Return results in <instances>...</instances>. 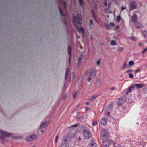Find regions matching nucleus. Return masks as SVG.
<instances>
[{"mask_svg":"<svg viewBox=\"0 0 147 147\" xmlns=\"http://www.w3.org/2000/svg\"><path fill=\"white\" fill-rule=\"evenodd\" d=\"M119 26H118L117 27H116V29L115 30H116L117 29H118L119 28Z\"/></svg>","mask_w":147,"mask_h":147,"instance_id":"50","label":"nucleus"},{"mask_svg":"<svg viewBox=\"0 0 147 147\" xmlns=\"http://www.w3.org/2000/svg\"><path fill=\"white\" fill-rule=\"evenodd\" d=\"M146 51L147 50V48L144 49Z\"/></svg>","mask_w":147,"mask_h":147,"instance_id":"57","label":"nucleus"},{"mask_svg":"<svg viewBox=\"0 0 147 147\" xmlns=\"http://www.w3.org/2000/svg\"><path fill=\"white\" fill-rule=\"evenodd\" d=\"M37 138V136L35 134H32L28 136L26 138V140L27 142H30L32 141Z\"/></svg>","mask_w":147,"mask_h":147,"instance_id":"3","label":"nucleus"},{"mask_svg":"<svg viewBox=\"0 0 147 147\" xmlns=\"http://www.w3.org/2000/svg\"><path fill=\"white\" fill-rule=\"evenodd\" d=\"M88 73L89 72H88V71H86L85 72V74L86 75H87L88 74Z\"/></svg>","mask_w":147,"mask_h":147,"instance_id":"45","label":"nucleus"},{"mask_svg":"<svg viewBox=\"0 0 147 147\" xmlns=\"http://www.w3.org/2000/svg\"><path fill=\"white\" fill-rule=\"evenodd\" d=\"M72 19L73 22L74 23V25L76 26V24L77 22H78V23L80 25H81L82 23L80 22V21H81L82 20V17L80 16L77 14V17L75 16H73Z\"/></svg>","mask_w":147,"mask_h":147,"instance_id":"1","label":"nucleus"},{"mask_svg":"<svg viewBox=\"0 0 147 147\" xmlns=\"http://www.w3.org/2000/svg\"><path fill=\"white\" fill-rule=\"evenodd\" d=\"M86 104L87 105H89L90 103H89V102H86Z\"/></svg>","mask_w":147,"mask_h":147,"instance_id":"52","label":"nucleus"},{"mask_svg":"<svg viewBox=\"0 0 147 147\" xmlns=\"http://www.w3.org/2000/svg\"><path fill=\"white\" fill-rule=\"evenodd\" d=\"M76 29L78 31L79 33H82V34L84 35V28L82 27L79 28L78 26H76Z\"/></svg>","mask_w":147,"mask_h":147,"instance_id":"5","label":"nucleus"},{"mask_svg":"<svg viewBox=\"0 0 147 147\" xmlns=\"http://www.w3.org/2000/svg\"><path fill=\"white\" fill-rule=\"evenodd\" d=\"M64 4H65L64 6L65 7V2H64Z\"/></svg>","mask_w":147,"mask_h":147,"instance_id":"61","label":"nucleus"},{"mask_svg":"<svg viewBox=\"0 0 147 147\" xmlns=\"http://www.w3.org/2000/svg\"><path fill=\"white\" fill-rule=\"evenodd\" d=\"M105 26L108 29H109L110 28V27L109 25H106L105 24Z\"/></svg>","mask_w":147,"mask_h":147,"instance_id":"37","label":"nucleus"},{"mask_svg":"<svg viewBox=\"0 0 147 147\" xmlns=\"http://www.w3.org/2000/svg\"><path fill=\"white\" fill-rule=\"evenodd\" d=\"M96 71L95 70H92L90 73V76L92 77H94L96 75Z\"/></svg>","mask_w":147,"mask_h":147,"instance_id":"9","label":"nucleus"},{"mask_svg":"<svg viewBox=\"0 0 147 147\" xmlns=\"http://www.w3.org/2000/svg\"><path fill=\"white\" fill-rule=\"evenodd\" d=\"M98 124V122L97 121H94L92 123V125L93 126L96 125Z\"/></svg>","mask_w":147,"mask_h":147,"instance_id":"23","label":"nucleus"},{"mask_svg":"<svg viewBox=\"0 0 147 147\" xmlns=\"http://www.w3.org/2000/svg\"><path fill=\"white\" fill-rule=\"evenodd\" d=\"M125 9V8L124 7H123V6H122V8H121V11H123V10H124Z\"/></svg>","mask_w":147,"mask_h":147,"instance_id":"46","label":"nucleus"},{"mask_svg":"<svg viewBox=\"0 0 147 147\" xmlns=\"http://www.w3.org/2000/svg\"><path fill=\"white\" fill-rule=\"evenodd\" d=\"M134 86H131L130 87L128 90H127L126 94H127L129 92H131L132 91V90H133L134 89Z\"/></svg>","mask_w":147,"mask_h":147,"instance_id":"16","label":"nucleus"},{"mask_svg":"<svg viewBox=\"0 0 147 147\" xmlns=\"http://www.w3.org/2000/svg\"><path fill=\"white\" fill-rule=\"evenodd\" d=\"M68 53L70 55V57L69 59V63L70 64V60L71 58V49L70 48V46H69L68 48Z\"/></svg>","mask_w":147,"mask_h":147,"instance_id":"17","label":"nucleus"},{"mask_svg":"<svg viewBox=\"0 0 147 147\" xmlns=\"http://www.w3.org/2000/svg\"><path fill=\"white\" fill-rule=\"evenodd\" d=\"M1 136H0V139H3L4 137H6L7 132L6 131H1Z\"/></svg>","mask_w":147,"mask_h":147,"instance_id":"8","label":"nucleus"},{"mask_svg":"<svg viewBox=\"0 0 147 147\" xmlns=\"http://www.w3.org/2000/svg\"><path fill=\"white\" fill-rule=\"evenodd\" d=\"M91 78L92 77H91L90 76L88 79V81L89 82H90V81L91 80Z\"/></svg>","mask_w":147,"mask_h":147,"instance_id":"38","label":"nucleus"},{"mask_svg":"<svg viewBox=\"0 0 147 147\" xmlns=\"http://www.w3.org/2000/svg\"><path fill=\"white\" fill-rule=\"evenodd\" d=\"M64 141L65 142H67V140L66 139H65L64 140Z\"/></svg>","mask_w":147,"mask_h":147,"instance_id":"54","label":"nucleus"},{"mask_svg":"<svg viewBox=\"0 0 147 147\" xmlns=\"http://www.w3.org/2000/svg\"><path fill=\"white\" fill-rule=\"evenodd\" d=\"M137 19V16L136 14H134L132 18V21L133 22H137L136 20Z\"/></svg>","mask_w":147,"mask_h":147,"instance_id":"11","label":"nucleus"},{"mask_svg":"<svg viewBox=\"0 0 147 147\" xmlns=\"http://www.w3.org/2000/svg\"><path fill=\"white\" fill-rule=\"evenodd\" d=\"M110 6V3H109V7Z\"/></svg>","mask_w":147,"mask_h":147,"instance_id":"58","label":"nucleus"},{"mask_svg":"<svg viewBox=\"0 0 147 147\" xmlns=\"http://www.w3.org/2000/svg\"><path fill=\"white\" fill-rule=\"evenodd\" d=\"M139 45H141L140 44H139Z\"/></svg>","mask_w":147,"mask_h":147,"instance_id":"64","label":"nucleus"},{"mask_svg":"<svg viewBox=\"0 0 147 147\" xmlns=\"http://www.w3.org/2000/svg\"><path fill=\"white\" fill-rule=\"evenodd\" d=\"M48 124L47 122H45L43 123L40 126L39 129L43 128L47 126Z\"/></svg>","mask_w":147,"mask_h":147,"instance_id":"10","label":"nucleus"},{"mask_svg":"<svg viewBox=\"0 0 147 147\" xmlns=\"http://www.w3.org/2000/svg\"><path fill=\"white\" fill-rule=\"evenodd\" d=\"M77 119L78 121H81L83 119V117L81 116H78L77 117Z\"/></svg>","mask_w":147,"mask_h":147,"instance_id":"19","label":"nucleus"},{"mask_svg":"<svg viewBox=\"0 0 147 147\" xmlns=\"http://www.w3.org/2000/svg\"><path fill=\"white\" fill-rule=\"evenodd\" d=\"M13 134L11 133H9L7 132L6 137H12V138L13 139H21L22 138V136H20L18 137H12Z\"/></svg>","mask_w":147,"mask_h":147,"instance_id":"4","label":"nucleus"},{"mask_svg":"<svg viewBox=\"0 0 147 147\" xmlns=\"http://www.w3.org/2000/svg\"><path fill=\"white\" fill-rule=\"evenodd\" d=\"M129 75L130 78H132L134 77V76L132 74H129Z\"/></svg>","mask_w":147,"mask_h":147,"instance_id":"28","label":"nucleus"},{"mask_svg":"<svg viewBox=\"0 0 147 147\" xmlns=\"http://www.w3.org/2000/svg\"><path fill=\"white\" fill-rule=\"evenodd\" d=\"M109 114H110V113L109 112H108V114H107V115L108 117H109Z\"/></svg>","mask_w":147,"mask_h":147,"instance_id":"53","label":"nucleus"},{"mask_svg":"<svg viewBox=\"0 0 147 147\" xmlns=\"http://www.w3.org/2000/svg\"><path fill=\"white\" fill-rule=\"evenodd\" d=\"M58 136H57L55 138V143H56L57 142V140L58 139Z\"/></svg>","mask_w":147,"mask_h":147,"instance_id":"34","label":"nucleus"},{"mask_svg":"<svg viewBox=\"0 0 147 147\" xmlns=\"http://www.w3.org/2000/svg\"><path fill=\"white\" fill-rule=\"evenodd\" d=\"M117 0H112V1H116Z\"/></svg>","mask_w":147,"mask_h":147,"instance_id":"56","label":"nucleus"},{"mask_svg":"<svg viewBox=\"0 0 147 147\" xmlns=\"http://www.w3.org/2000/svg\"><path fill=\"white\" fill-rule=\"evenodd\" d=\"M123 101L122 99L119 100L118 102V105L119 106L121 105V104L123 103Z\"/></svg>","mask_w":147,"mask_h":147,"instance_id":"18","label":"nucleus"},{"mask_svg":"<svg viewBox=\"0 0 147 147\" xmlns=\"http://www.w3.org/2000/svg\"><path fill=\"white\" fill-rule=\"evenodd\" d=\"M80 3L81 4H82V3H83V0H80Z\"/></svg>","mask_w":147,"mask_h":147,"instance_id":"44","label":"nucleus"},{"mask_svg":"<svg viewBox=\"0 0 147 147\" xmlns=\"http://www.w3.org/2000/svg\"><path fill=\"white\" fill-rule=\"evenodd\" d=\"M90 25H92L93 23V21L92 20H90Z\"/></svg>","mask_w":147,"mask_h":147,"instance_id":"35","label":"nucleus"},{"mask_svg":"<svg viewBox=\"0 0 147 147\" xmlns=\"http://www.w3.org/2000/svg\"><path fill=\"white\" fill-rule=\"evenodd\" d=\"M104 5L105 6H107V3L106 2H105L104 3Z\"/></svg>","mask_w":147,"mask_h":147,"instance_id":"40","label":"nucleus"},{"mask_svg":"<svg viewBox=\"0 0 147 147\" xmlns=\"http://www.w3.org/2000/svg\"><path fill=\"white\" fill-rule=\"evenodd\" d=\"M135 86H136L137 89H139L143 87L144 86L143 85L139 84H136Z\"/></svg>","mask_w":147,"mask_h":147,"instance_id":"15","label":"nucleus"},{"mask_svg":"<svg viewBox=\"0 0 147 147\" xmlns=\"http://www.w3.org/2000/svg\"><path fill=\"white\" fill-rule=\"evenodd\" d=\"M127 65V62H125L124 64H123V68H124L126 67V65Z\"/></svg>","mask_w":147,"mask_h":147,"instance_id":"32","label":"nucleus"},{"mask_svg":"<svg viewBox=\"0 0 147 147\" xmlns=\"http://www.w3.org/2000/svg\"><path fill=\"white\" fill-rule=\"evenodd\" d=\"M65 80L67 79V75H65Z\"/></svg>","mask_w":147,"mask_h":147,"instance_id":"51","label":"nucleus"},{"mask_svg":"<svg viewBox=\"0 0 147 147\" xmlns=\"http://www.w3.org/2000/svg\"><path fill=\"white\" fill-rule=\"evenodd\" d=\"M110 24L111 26H113L114 25V24L113 23H110Z\"/></svg>","mask_w":147,"mask_h":147,"instance_id":"41","label":"nucleus"},{"mask_svg":"<svg viewBox=\"0 0 147 147\" xmlns=\"http://www.w3.org/2000/svg\"><path fill=\"white\" fill-rule=\"evenodd\" d=\"M107 136L106 135L103 134V136L102 139L103 145L104 147H108L109 145V143L107 140H105V139L107 138Z\"/></svg>","mask_w":147,"mask_h":147,"instance_id":"2","label":"nucleus"},{"mask_svg":"<svg viewBox=\"0 0 147 147\" xmlns=\"http://www.w3.org/2000/svg\"><path fill=\"white\" fill-rule=\"evenodd\" d=\"M135 26L137 28H140L142 27V25L139 22H136L135 24Z\"/></svg>","mask_w":147,"mask_h":147,"instance_id":"13","label":"nucleus"},{"mask_svg":"<svg viewBox=\"0 0 147 147\" xmlns=\"http://www.w3.org/2000/svg\"><path fill=\"white\" fill-rule=\"evenodd\" d=\"M134 62L133 61H130L129 63V65L131 66L134 64Z\"/></svg>","mask_w":147,"mask_h":147,"instance_id":"24","label":"nucleus"},{"mask_svg":"<svg viewBox=\"0 0 147 147\" xmlns=\"http://www.w3.org/2000/svg\"><path fill=\"white\" fill-rule=\"evenodd\" d=\"M82 57H80L78 58V63H77V66L79 67L82 61Z\"/></svg>","mask_w":147,"mask_h":147,"instance_id":"12","label":"nucleus"},{"mask_svg":"<svg viewBox=\"0 0 147 147\" xmlns=\"http://www.w3.org/2000/svg\"><path fill=\"white\" fill-rule=\"evenodd\" d=\"M89 110V108L88 107H86L85 109L86 111H88Z\"/></svg>","mask_w":147,"mask_h":147,"instance_id":"49","label":"nucleus"},{"mask_svg":"<svg viewBox=\"0 0 147 147\" xmlns=\"http://www.w3.org/2000/svg\"><path fill=\"white\" fill-rule=\"evenodd\" d=\"M65 97H66V96H65V97H64V98H63V100H64L65 99Z\"/></svg>","mask_w":147,"mask_h":147,"instance_id":"60","label":"nucleus"},{"mask_svg":"<svg viewBox=\"0 0 147 147\" xmlns=\"http://www.w3.org/2000/svg\"><path fill=\"white\" fill-rule=\"evenodd\" d=\"M59 10L60 12V14L61 15H62L63 16H65L64 14V13L62 11V10H61V8L59 7Z\"/></svg>","mask_w":147,"mask_h":147,"instance_id":"22","label":"nucleus"},{"mask_svg":"<svg viewBox=\"0 0 147 147\" xmlns=\"http://www.w3.org/2000/svg\"><path fill=\"white\" fill-rule=\"evenodd\" d=\"M93 144H89L88 146V147H92V146H93Z\"/></svg>","mask_w":147,"mask_h":147,"instance_id":"33","label":"nucleus"},{"mask_svg":"<svg viewBox=\"0 0 147 147\" xmlns=\"http://www.w3.org/2000/svg\"><path fill=\"white\" fill-rule=\"evenodd\" d=\"M131 8V9H135L136 7V6L134 2L132 3L130 5Z\"/></svg>","mask_w":147,"mask_h":147,"instance_id":"14","label":"nucleus"},{"mask_svg":"<svg viewBox=\"0 0 147 147\" xmlns=\"http://www.w3.org/2000/svg\"><path fill=\"white\" fill-rule=\"evenodd\" d=\"M41 132L42 133H43V131H42V130L41 131Z\"/></svg>","mask_w":147,"mask_h":147,"instance_id":"62","label":"nucleus"},{"mask_svg":"<svg viewBox=\"0 0 147 147\" xmlns=\"http://www.w3.org/2000/svg\"><path fill=\"white\" fill-rule=\"evenodd\" d=\"M105 12L106 13H111V12L108 9L106 8L105 9Z\"/></svg>","mask_w":147,"mask_h":147,"instance_id":"20","label":"nucleus"},{"mask_svg":"<svg viewBox=\"0 0 147 147\" xmlns=\"http://www.w3.org/2000/svg\"><path fill=\"white\" fill-rule=\"evenodd\" d=\"M60 147H69V146L67 144H61Z\"/></svg>","mask_w":147,"mask_h":147,"instance_id":"21","label":"nucleus"},{"mask_svg":"<svg viewBox=\"0 0 147 147\" xmlns=\"http://www.w3.org/2000/svg\"><path fill=\"white\" fill-rule=\"evenodd\" d=\"M77 124H75L74 125L72 126H71V127H76L77 126Z\"/></svg>","mask_w":147,"mask_h":147,"instance_id":"43","label":"nucleus"},{"mask_svg":"<svg viewBox=\"0 0 147 147\" xmlns=\"http://www.w3.org/2000/svg\"><path fill=\"white\" fill-rule=\"evenodd\" d=\"M132 71H133V70H129L127 71H126V73H129V72H131Z\"/></svg>","mask_w":147,"mask_h":147,"instance_id":"36","label":"nucleus"},{"mask_svg":"<svg viewBox=\"0 0 147 147\" xmlns=\"http://www.w3.org/2000/svg\"><path fill=\"white\" fill-rule=\"evenodd\" d=\"M140 71V69H138L135 71V73H136L139 71Z\"/></svg>","mask_w":147,"mask_h":147,"instance_id":"42","label":"nucleus"},{"mask_svg":"<svg viewBox=\"0 0 147 147\" xmlns=\"http://www.w3.org/2000/svg\"><path fill=\"white\" fill-rule=\"evenodd\" d=\"M114 89V88H112V90H113V89Z\"/></svg>","mask_w":147,"mask_h":147,"instance_id":"63","label":"nucleus"},{"mask_svg":"<svg viewBox=\"0 0 147 147\" xmlns=\"http://www.w3.org/2000/svg\"><path fill=\"white\" fill-rule=\"evenodd\" d=\"M96 95L95 96H92L90 98V100H92L94 99L95 97H96Z\"/></svg>","mask_w":147,"mask_h":147,"instance_id":"30","label":"nucleus"},{"mask_svg":"<svg viewBox=\"0 0 147 147\" xmlns=\"http://www.w3.org/2000/svg\"><path fill=\"white\" fill-rule=\"evenodd\" d=\"M110 44L112 45H116V43L114 40H112Z\"/></svg>","mask_w":147,"mask_h":147,"instance_id":"25","label":"nucleus"},{"mask_svg":"<svg viewBox=\"0 0 147 147\" xmlns=\"http://www.w3.org/2000/svg\"><path fill=\"white\" fill-rule=\"evenodd\" d=\"M78 140H81L80 136H79V138H78Z\"/></svg>","mask_w":147,"mask_h":147,"instance_id":"55","label":"nucleus"},{"mask_svg":"<svg viewBox=\"0 0 147 147\" xmlns=\"http://www.w3.org/2000/svg\"><path fill=\"white\" fill-rule=\"evenodd\" d=\"M69 73V68H67L66 69V73H65V75H67Z\"/></svg>","mask_w":147,"mask_h":147,"instance_id":"29","label":"nucleus"},{"mask_svg":"<svg viewBox=\"0 0 147 147\" xmlns=\"http://www.w3.org/2000/svg\"><path fill=\"white\" fill-rule=\"evenodd\" d=\"M78 92L77 91H76L74 93L73 96V98H74L76 97L77 96L76 94Z\"/></svg>","mask_w":147,"mask_h":147,"instance_id":"26","label":"nucleus"},{"mask_svg":"<svg viewBox=\"0 0 147 147\" xmlns=\"http://www.w3.org/2000/svg\"><path fill=\"white\" fill-rule=\"evenodd\" d=\"M121 18L120 16H118L117 18V20L119 22Z\"/></svg>","mask_w":147,"mask_h":147,"instance_id":"31","label":"nucleus"},{"mask_svg":"<svg viewBox=\"0 0 147 147\" xmlns=\"http://www.w3.org/2000/svg\"><path fill=\"white\" fill-rule=\"evenodd\" d=\"M107 122V119L106 117H103L100 121V123L102 125H105Z\"/></svg>","mask_w":147,"mask_h":147,"instance_id":"6","label":"nucleus"},{"mask_svg":"<svg viewBox=\"0 0 147 147\" xmlns=\"http://www.w3.org/2000/svg\"><path fill=\"white\" fill-rule=\"evenodd\" d=\"M2 131V130H0V133L1 134V131Z\"/></svg>","mask_w":147,"mask_h":147,"instance_id":"59","label":"nucleus"},{"mask_svg":"<svg viewBox=\"0 0 147 147\" xmlns=\"http://www.w3.org/2000/svg\"><path fill=\"white\" fill-rule=\"evenodd\" d=\"M131 39H132V40H134V41H135V39L134 37H131Z\"/></svg>","mask_w":147,"mask_h":147,"instance_id":"47","label":"nucleus"},{"mask_svg":"<svg viewBox=\"0 0 147 147\" xmlns=\"http://www.w3.org/2000/svg\"><path fill=\"white\" fill-rule=\"evenodd\" d=\"M146 51L144 49L142 51V53L144 54L145 53Z\"/></svg>","mask_w":147,"mask_h":147,"instance_id":"48","label":"nucleus"},{"mask_svg":"<svg viewBox=\"0 0 147 147\" xmlns=\"http://www.w3.org/2000/svg\"><path fill=\"white\" fill-rule=\"evenodd\" d=\"M118 50L119 52H121L123 50V48L121 47H119L118 49Z\"/></svg>","mask_w":147,"mask_h":147,"instance_id":"27","label":"nucleus"},{"mask_svg":"<svg viewBox=\"0 0 147 147\" xmlns=\"http://www.w3.org/2000/svg\"><path fill=\"white\" fill-rule=\"evenodd\" d=\"M90 136V133L87 131H85L83 134V136L85 139L89 138Z\"/></svg>","mask_w":147,"mask_h":147,"instance_id":"7","label":"nucleus"},{"mask_svg":"<svg viewBox=\"0 0 147 147\" xmlns=\"http://www.w3.org/2000/svg\"><path fill=\"white\" fill-rule=\"evenodd\" d=\"M100 60H99L97 62V65H99L100 64Z\"/></svg>","mask_w":147,"mask_h":147,"instance_id":"39","label":"nucleus"}]
</instances>
